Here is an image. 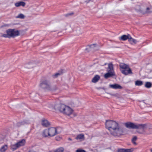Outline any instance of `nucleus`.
I'll list each match as a JSON object with an SVG mask.
<instances>
[{"mask_svg":"<svg viewBox=\"0 0 152 152\" xmlns=\"http://www.w3.org/2000/svg\"><path fill=\"white\" fill-rule=\"evenodd\" d=\"M106 127L114 136H119L122 135L124 132L123 128L120 127L118 124L115 121L106 120L105 123Z\"/></svg>","mask_w":152,"mask_h":152,"instance_id":"nucleus-1","label":"nucleus"},{"mask_svg":"<svg viewBox=\"0 0 152 152\" xmlns=\"http://www.w3.org/2000/svg\"><path fill=\"white\" fill-rule=\"evenodd\" d=\"M6 34H3L1 37L4 38H14L19 35V32L15 29H9L6 31Z\"/></svg>","mask_w":152,"mask_h":152,"instance_id":"nucleus-2","label":"nucleus"},{"mask_svg":"<svg viewBox=\"0 0 152 152\" xmlns=\"http://www.w3.org/2000/svg\"><path fill=\"white\" fill-rule=\"evenodd\" d=\"M124 124L126 127L129 129H142L143 130H144L145 127L146 126L145 124H137L131 122L126 123Z\"/></svg>","mask_w":152,"mask_h":152,"instance_id":"nucleus-3","label":"nucleus"},{"mask_svg":"<svg viewBox=\"0 0 152 152\" xmlns=\"http://www.w3.org/2000/svg\"><path fill=\"white\" fill-rule=\"evenodd\" d=\"M119 66L120 71L123 74L125 75H127L129 74H132V70L128 65L124 63H121L120 64Z\"/></svg>","mask_w":152,"mask_h":152,"instance_id":"nucleus-4","label":"nucleus"},{"mask_svg":"<svg viewBox=\"0 0 152 152\" xmlns=\"http://www.w3.org/2000/svg\"><path fill=\"white\" fill-rule=\"evenodd\" d=\"M39 86L42 89L49 90L50 89V83L49 80L45 79L41 81Z\"/></svg>","mask_w":152,"mask_h":152,"instance_id":"nucleus-5","label":"nucleus"},{"mask_svg":"<svg viewBox=\"0 0 152 152\" xmlns=\"http://www.w3.org/2000/svg\"><path fill=\"white\" fill-rule=\"evenodd\" d=\"M66 105L63 104H56L53 107L56 110H59L61 113L64 112Z\"/></svg>","mask_w":152,"mask_h":152,"instance_id":"nucleus-6","label":"nucleus"},{"mask_svg":"<svg viewBox=\"0 0 152 152\" xmlns=\"http://www.w3.org/2000/svg\"><path fill=\"white\" fill-rule=\"evenodd\" d=\"M48 129L49 137H53L59 133L57 131V129L56 128L51 127Z\"/></svg>","mask_w":152,"mask_h":152,"instance_id":"nucleus-7","label":"nucleus"},{"mask_svg":"<svg viewBox=\"0 0 152 152\" xmlns=\"http://www.w3.org/2000/svg\"><path fill=\"white\" fill-rule=\"evenodd\" d=\"M63 113L68 115L72 114V109L68 106H66Z\"/></svg>","mask_w":152,"mask_h":152,"instance_id":"nucleus-8","label":"nucleus"},{"mask_svg":"<svg viewBox=\"0 0 152 152\" xmlns=\"http://www.w3.org/2000/svg\"><path fill=\"white\" fill-rule=\"evenodd\" d=\"M109 86L111 88L115 89H121L122 88V87L121 86L117 84L110 85Z\"/></svg>","mask_w":152,"mask_h":152,"instance_id":"nucleus-9","label":"nucleus"},{"mask_svg":"<svg viewBox=\"0 0 152 152\" xmlns=\"http://www.w3.org/2000/svg\"><path fill=\"white\" fill-rule=\"evenodd\" d=\"M115 75V72H107L104 75V77L105 78L107 79L109 77Z\"/></svg>","mask_w":152,"mask_h":152,"instance_id":"nucleus-10","label":"nucleus"},{"mask_svg":"<svg viewBox=\"0 0 152 152\" xmlns=\"http://www.w3.org/2000/svg\"><path fill=\"white\" fill-rule=\"evenodd\" d=\"M42 125L45 127L49 126H50V124L49 122L47 120H43L42 121Z\"/></svg>","mask_w":152,"mask_h":152,"instance_id":"nucleus-11","label":"nucleus"},{"mask_svg":"<svg viewBox=\"0 0 152 152\" xmlns=\"http://www.w3.org/2000/svg\"><path fill=\"white\" fill-rule=\"evenodd\" d=\"M130 36L129 34H128L127 35H123L119 38V39L122 41H125L127 39L129 40Z\"/></svg>","mask_w":152,"mask_h":152,"instance_id":"nucleus-12","label":"nucleus"},{"mask_svg":"<svg viewBox=\"0 0 152 152\" xmlns=\"http://www.w3.org/2000/svg\"><path fill=\"white\" fill-rule=\"evenodd\" d=\"M42 135L43 137H49L48 129H46L44 130L42 133Z\"/></svg>","mask_w":152,"mask_h":152,"instance_id":"nucleus-13","label":"nucleus"},{"mask_svg":"<svg viewBox=\"0 0 152 152\" xmlns=\"http://www.w3.org/2000/svg\"><path fill=\"white\" fill-rule=\"evenodd\" d=\"M107 72H115L113 69V65L112 63L108 64V67L107 69Z\"/></svg>","mask_w":152,"mask_h":152,"instance_id":"nucleus-14","label":"nucleus"},{"mask_svg":"<svg viewBox=\"0 0 152 152\" xmlns=\"http://www.w3.org/2000/svg\"><path fill=\"white\" fill-rule=\"evenodd\" d=\"M128 41L131 44H136L137 42L136 40L133 38L130 35Z\"/></svg>","mask_w":152,"mask_h":152,"instance_id":"nucleus-15","label":"nucleus"},{"mask_svg":"<svg viewBox=\"0 0 152 152\" xmlns=\"http://www.w3.org/2000/svg\"><path fill=\"white\" fill-rule=\"evenodd\" d=\"M100 78V77L99 75H96L92 79V82L94 83H96L98 81Z\"/></svg>","mask_w":152,"mask_h":152,"instance_id":"nucleus-16","label":"nucleus"},{"mask_svg":"<svg viewBox=\"0 0 152 152\" xmlns=\"http://www.w3.org/2000/svg\"><path fill=\"white\" fill-rule=\"evenodd\" d=\"M28 124V122L25 121H21L20 122H18L16 124V126L18 127H19L25 124Z\"/></svg>","mask_w":152,"mask_h":152,"instance_id":"nucleus-17","label":"nucleus"},{"mask_svg":"<svg viewBox=\"0 0 152 152\" xmlns=\"http://www.w3.org/2000/svg\"><path fill=\"white\" fill-rule=\"evenodd\" d=\"M26 5V3L22 1H20L18 2H17L15 4V5L16 7H19L20 6L24 7Z\"/></svg>","mask_w":152,"mask_h":152,"instance_id":"nucleus-18","label":"nucleus"},{"mask_svg":"<svg viewBox=\"0 0 152 152\" xmlns=\"http://www.w3.org/2000/svg\"><path fill=\"white\" fill-rule=\"evenodd\" d=\"M34 63L31 62L28 63L25 65V67L29 69L34 66Z\"/></svg>","mask_w":152,"mask_h":152,"instance_id":"nucleus-19","label":"nucleus"},{"mask_svg":"<svg viewBox=\"0 0 152 152\" xmlns=\"http://www.w3.org/2000/svg\"><path fill=\"white\" fill-rule=\"evenodd\" d=\"M63 71V70H62L61 72L56 73L55 74L53 75H52L53 77L54 78H56L58 76L62 75V73H63V72H62Z\"/></svg>","mask_w":152,"mask_h":152,"instance_id":"nucleus-20","label":"nucleus"},{"mask_svg":"<svg viewBox=\"0 0 152 152\" xmlns=\"http://www.w3.org/2000/svg\"><path fill=\"white\" fill-rule=\"evenodd\" d=\"M84 135L82 134H78L76 137L75 139L76 140H81L84 139Z\"/></svg>","mask_w":152,"mask_h":152,"instance_id":"nucleus-21","label":"nucleus"},{"mask_svg":"<svg viewBox=\"0 0 152 152\" xmlns=\"http://www.w3.org/2000/svg\"><path fill=\"white\" fill-rule=\"evenodd\" d=\"M25 140L24 139H23L17 143L19 147L23 146L25 144Z\"/></svg>","mask_w":152,"mask_h":152,"instance_id":"nucleus-22","label":"nucleus"},{"mask_svg":"<svg viewBox=\"0 0 152 152\" xmlns=\"http://www.w3.org/2000/svg\"><path fill=\"white\" fill-rule=\"evenodd\" d=\"M7 145H4L1 148L0 151L1 152H4L7 150Z\"/></svg>","mask_w":152,"mask_h":152,"instance_id":"nucleus-23","label":"nucleus"},{"mask_svg":"<svg viewBox=\"0 0 152 152\" xmlns=\"http://www.w3.org/2000/svg\"><path fill=\"white\" fill-rule=\"evenodd\" d=\"M64 149L63 147H60L57 148L53 151V152H63Z\"/></svg>","mask_w":152,"mask_h":152,"instance_id":"nucleus-24","label":"nucleus"},{"mask_svg":"<svg viewBox=\"0 0 152 152\" xmlns=\"http://www.w3.org/2000/svg\"><path fill=\"white\" fill-rule=\"evenodd\" d=\"M143 84L142 81L140 80H137L135 82V85L137 86H141Z\"/></svg>","mask_w":152,"mask_h":152,"instance_id":"nucleus-25","label":"nucleus"},{"mask_svg":"<svg viewBox=\"0 0 152 152\" xmlns=\"http://www.w3.org/2000/svg\"><path fill=\"white\" fill-rule=\"evenodd\" d=\"M19 147L17 143L12 145L11 148L13 151L16 150L17 148Z\"/></svg>","mask_w":152,"mask_h":152,"instance_id":"nucleus-26","label":"nucleus"},{"mask_svg":"<svg viewBox=\"0 0 152 152\" xmlns=\"http://www.w3.org/2000/svg\"><path fill=\"white\" fill-rule=\"evenodd\" d=\"M152 84L150 82H146L145 83V87L147 88H150Z\"/></svg>","mask_w":152,"mask_h":152,"instance_id":"nucleus-27","label":"nucleus"},{"mask_svg":"<svg viewBox=\"0 0 152 152\" xmlns=\"http://www.w3.org/2000/svg\"><path fill=\"white\" fill-rule=\"evenodd\" d=\"M58 89V88L57 86L56 85H55L52 87H51L50 86V89H49V90L52 91H55Z\"/></svg>","mask_w":152,"mask_h":152,"instance_id":"nucleus-28","label":"nucleus"},{"mask_svg":"<svg viewBox=\"0 0 152 152\" xmlns=\"http://www.w3.org/2000/svg\"><path fill=\"white\" fill-rule=\"evenodd\" d=\"M152 12V7L150 8L147 7L145 12V13H151Z\"/></svg>","mask_w":152,"mask_h":152,"instance_id":"nucleus-29","label":"nucleus"},{"mask_svg":"<svg viewBox=\"0 0 152 152\" xmlns=\"http://www.w3.org/2000/svg\"><path fill=\"white\" fill-rule=\"evenodd\" d=\"M134 148H131L129 149H124L125 152H132L134 150Z\"/></svg>","mask_w":152,"mask_h":152,"instance_id":"nucleus-30","label":"nucleus"},{"mask_svg":"<svg viewBox=\"0 0 152 152\" xmlns=\"http://www.w3.org/2000/svg\"><path fill=\"white\" fill-rule=\"evenodd\" d=\"M96 45V44H94L92 45H89L88 46V48H86V50H87L88 49L89 50L91 48H93V46L95 47ZM89 51V50H88V52Z\"/></svg>","mask_w":152,"mask_h":152,"instance_id":"nucleus-31","label":"nucleus"},{"mask_svg":"<svg viewBox=\"0 0 152 152\" xmlns=\"http://www.w3.org/2000/svg\"><path fill=\"white\" fill-rule=\"evenodd\" d=\"M17 18H20V19H23L25 18L24 15L22 14H19L18 16L16 17Z\"/></svg>","mask_w":152,"mask_h":152,"instance_id":"nucleus-32","label":"nucleus"},{"mask_svg":"<svg viewBox=\"0 0 152 152\" xmlns=\"http://www.w3.org/2000/svg\"><path fill=\"white\" fill-rule=\"evenodd\" d=\"M76 152H86V151L83 149H78L76 151Z\"/></svg>","mask_w":152,"mask_h":152,"instance_id":"nucleus-33","label":"nucleus"},{"mask_svg":"<svg viewBox=\"0 0 152 152\" xmlns=\"http://www.w3.org/2000/svg\"><path fill=\"white\" fill-rule=\"evenodd\" d=\"M124 149V148H120L118 149V152H125Z\"/></svg>","mask_w":152,"mask_h":152,"instance_id":"nucleus-34","label":"nucleus"},{"mask_svg":"<svg viewBox=\"0 0 152 152\" xmlns=\"http://www.w3.org/2000/svg\"><path fill=\"white\" fill-rule=\"evenodd\" d=\"M4 139V136L2 135H0V141L3 140Z\"/></svg>","mask_w":152,"mask_h":152,"instance_id":"nucleus-35","label":"nucleus"},{"mask_svg":"<svg viewBox=\"0 0 152 152\" xmlns=\"http://www.w3.org/2000/svg\"><path fill=\"white\" fill-rule=\"evenodd\" d=\"M74 14V13L73 12H72L71 13H68L65 15V16H70L73 15Z\"/></svg>","mask_w":152,"mask_h":152,"instance_id":"nucleus-36","label":"nucleus"},{"mask_svg":"<svg viewBox=\"0 0 152 152\" xmlns=\"http://www.w3.org/2000/svg\"><path fill=\"white\" fill-rule=\"evenodd\" d=\"M137 137L134 136L133 137V138L132 139V141H135L137 140Z\"/></svg>","mask_w":152,"mask_h":152,"instance_id":"nucleus-37","label":"nucleus"},{"mask_svg":"<svg viewBox=\"0 0 152 152\" xmlns=\"http://www.w3.org/2000/svg\"><path fill=\"white\" fill-rule=\"evenodd\" d=\"M132 143L134 145H136L137 144L135 142V141H132Z\"/></svg>","mask_w":152,"mask_h":152,"instance_id":"nucleus-38","label":"nucleus"},{"mask_svg":"<svg viewBox=\"0 0 152 152\" xmlns=\"http://www.w3.org/2000/svg\"><path fill=\"white\" fill-rule=\"evenodd\" d=\"M28 152H36L35 151H34L33 150H31L29 151Z\"/></svg>","mask_w":152,"mask_h":152,"instance_id":"nucleus-39","label":"nucleus"},{"mask_svg":"<svg viewBox=\"0 0 152 152\" xmlns=\"http://www.w3.org/2000/svg\"><path fill=\"white\" fill-rule=\"evenodd\" d=\"M107 93L111 95H112V96H115V94H112L110 93Z\"/></svg>","mask_w":152,"mask_h":152,"instance_id":"nucleus-40","label":"nucleus"},{"mask_svg":"<svg viewBox=\"0 0 152 152\" xmlns=\"http://www.w3.org/2000/svg\"><path fill=\"white\" fill-rule=\"evenodd\" d=\"M68 140H72V139L70 138H69Z\"/></svg>","mask_w":152,"mask_h":152,"instance_id":"nucleus-41","label":"nucleus"},{"mask_svg":"<svg viewBox=\"0 0 152 152\" xmlns=\"http://www.w3.org/2000/svg\"><path fill=\"white\" fill-rule=\"evenodd\" d=\"M141 133V134H145V133L144 132H142V133Z\"/></svg>","mask_w":152,"mask_h":152,"instance_id":"nucleus-42","label":"nucleus"},{"mask_svg":"<svg viewBox=\"0 0 152 152\" xmlns=\"http://www.w3.org/2000/svg\"><path fill=\"white\" fill-rule=\"evenodd\" d=\"M102 88L103 89H104H104H105V88L104 87Z\"/></svg>","mask_w":152,"mask_h":152,"instance_id":"nucleus-43","label":"nucleus"},{"mask_svg":"<svg viewBox=\"0 0 152 152\" xmlns=\"http://www.w3.org/2000/svg\"><path fill=\"white\" fill-rule=\"evenodd\" d=\"M150 151L151 152H152V148L151 149Z\"/></svg>","mask_w":152,"mask_h":152,"instance_id":"nucleus-44","label":"nucleus"},{"mask_svg":"<svg viewBox=\"0 0 152 152\" xmlns=\"http://www.w3.org/2000/svg\"><path fill=\"white\" fill-rule=\"evenodd\" d=\"M99 88V89H101V88Z\"/></svg>","mask_w":152,"mask_h":152,"instance_id":"nucleus-45","label":"nucleus"},{"mask_svg":"<svg viewBox=\"0 0 152 152\" xmlns=\"http://www.w3.org/2000/svg\"><path fill=\"white\" fill-rule=\"evenodd\" d=\"M106 64H104V65H106Z\"/></svg>","mask_w":152,"mask_h":152,"instance_id":"nucleus-46","label":"nucleus"}]
</instances>
